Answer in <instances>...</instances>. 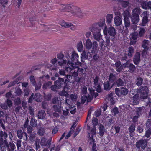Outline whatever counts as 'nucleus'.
Wrapping results in <instances>:
<instances>
[{
	"label": "nucleus",
	"instance_id": "nucleus-1",
	"mask_svg": "<svg viewBox=\"0 0 151 151\" xmlns=\"http://www.w3.org/2000/svg\"><path fill=\"white\" fill-rule=\"evenodd\" d=\"M104 25L105 27L103 30L104 34L105 35H108V34L109 36L114 37L116 34L115 29L112 26L107 28V26L105 25L104 18H101L97 23L93 24L92 27L90 28V30L93 35L94 39L100 43V45H103L104 44V41L101 37L100 34L101 29L103 28Z\"/></svg>",
	"mask_w": 151,
	"mask_h": 151
},
{
	"label": "nucleus",
	"instance_id": "nucleus-2",
	"mask_svg": "<svg viewBox=\"0 0 151 151\" xmlns=\"http://www.w3.org/2000/svg\"><path fill=\"white\" fill-rule=\"evenodd\" d=\"M78 54L74 51L72 52L70 56L68 52H66V58L68 65L65 68L66 71L70 72L78 67V65H81L82 63L78 61Z\"/></svg>",
	"mask_w": 151,
	"mask_h": 151
},
{
	"label": "nucleus",
	"instance_id": "nucleus-3",
	"mask_svg": "<svg viewBox=\"0 0 151 151\" xmlns=\"http://www.w3.org/2000/svg\"><path fill=\"white\" fill-rule=\"evenodd\" d=\"M62 10L63 11L67 12L66 15L69 17L73 15H76L81 17L82 13L80 9L71 4L62 5Z\"/></svg>",
	"mask_w": 151,
	"mask_h": 151
},
{
	"label": "nucleus",
	"instance_id": "nucleus-4",
	"mask_svg": "<svg viewBox=\"0 0 151 151\" xmlns=\"http://www.w3.org/2000/svg\"><path fill=\"white\" fill-rule=\"evenodd\" d=\"M58 80L55 81L54 82V84L57 86L58 88H60L63 87L64 90L63 91V93H68L67 91H68L70 89V82L67 79L64 78H58Z\"/></svg>",
	"mask_w": 151,
	"mask_h": 151
},
{
	"label": "nucleus",
	"instance_id": "nucleus-5",
	"mask_svg": "<svg viewBox=\"0 0 151 151\" xmlns=\"http://www.w3.org/2000/svg\"><path fill=\"white\" fill-rule=\"evenodd\" d=\"M8 134L5 132L0 131V147L1 151H6L9 147V143L7 141Z\"/></svg>",
	"mask_w": 151,
	"mask_h": 151
},
{
	"label": "nucleus",
	"instance_id": "nucleus-6",
	"mask_svg": "<svg viewBox=\"0 0 151 151\" xmlns=\"http://www.w3.org/2000/svg\"><path fill=\"white\" fill-rule=\"evenodd\" d=\"M141 12V9L138 7H136L132 10L130 18L133 24H137L139 21V15Z\"/></svg>",
	"mask_w": 151,
	"mask_h": 151
},
{
	"label": "nucleus",
	"instance_id": "nucleus-7",
	"mask_svg": "<svg viewBox=\"0 0 151 151\" xmlns=\"http://www.w3.org/2000/svg\"><path fill=\"white\" fill-rule=\"evenodd\" d=\"M84 44L87 49L89 50L92 48L93 50H96L98 45L96 41H94L93 44L89 39H87Z\"/></svg>",
	"mask_w": 151,
	"mask_h": 151
},
{
	"label": "nucleus",
	"instance_id": "nucleus-8",
	"mask_svg": "<svg viewBox=\"0 0 151 151\" xmlns=\"http://www.w3.org/2000/svg\"><path fill=\"white\" fill-rule=\"evenodd\" d=\"M139 92L140 97L141 98L145 99L147 98L149 93V89L147 86H141L139 88Z\"/></svg>",
	"mask_w": 151,
	"mask_h": 151
},
{
	"label": "nucleus",
	"instance_id": "nucleus-9",
	"mask_svg": "<svg viewBox=\"0 0 151 151\" xmlns=\"http://www.w3.org/2000/svg\"><path fill=\"white\" fill-rule=\"evenodd\" d=\"M115 91L116 94L119 96H121V95H126L128 93V89L124 87H122L120 89L116 88L115 89Z\"/></svg>",
	"mask_w": 151,
	"mask_h": 151
},
{
	"label": "nucleus",
	"instance_id": "nucleus-10",
	"mask_svg": "<svg viewBox=\"0 0 151 151\" xmlns=\"http://www.w3.org/2000/svg\"><path fill=\"white\" fill-rule=\"evenodd\" d=\"M147 144V141L145 139H140L137 142L136 147L139 149L140 148L144 150L146 147Z\"/></svg>",
	"mask_w": 151,
	"mask_h": 151
},
{
	"label": "nucleus",
	"instance_id": "nucleus-11",
	"mask_svg": "<svg viewBox=\"0 0 151 151\" xmlns=\"http://www.w3.org/2000/svg\"><path fill=\"white\" fill-rule=\"evenodd\" d=\"M114 93H111L108 94L106 97L105 101L106 103L113 105L115 103V101L114 98Z\"/></svg>",
	"mask_w": 151,
	"mask_h": 151
},
{
	"label": "nucleus",
	"instance_id": "nucleus-12",
	"mask_svg": "<svg viewBox=\"0 0 151 151\" xmlns=\"http://www.w3.org/2000/svg\"><path fill=\"white\" fill-rule=\"evenodd\" d=\"M112 72L110 73L109 76L108 81H110L111 83H114L115 84V81H116V76L118 73L114 71H112Z\"/></svg>",
	"mask_w": 151,
	"mask_h": 151
},
{
	"label": "nucleus",
	"instance_id": "nucleus-13",
	"mask_svg": "<svg viewBox=\"0 0 151 151\" xmlns=\"http://www.w3.org/2000/svg\"><path fill=\"white\" fill-rule=\"evenodd\" d=\"M144 16L142 19V21L141 25L143 26H145L148 22L149 20L148 19V14L147 12L145 11L143 12Z\"/></svg>",
	"mask_w": 151,
	"mask_h": 151
},
{
	"label": "nucleus",
	"instance_id": "nucleus-14",
	"mask_svg": "<svg viewBox=\"0 0 151 151\" xmlns=\"http://www.w3.org/2000/svg\"><path fill=\"white\" fill-rule=\"evenodd\" d=\"M115 85L114 83H111L109 81L104 82L103 84L104 89L106 91L110 90Z\"/></svg>",
	"mask_w": 151,
	"mask_h": 151
},
{
	"label": "nucleus",
	"instance_id": "nucleus-15",
	"mask_svg": "<svg viewBox=\"0 0 151 151\" xmlns=\"http://www.w3.org/2000/svg\"><path fill=\"white\" fill-rule=\"evenodd\" d=\"M141 54L139 52H136L133 59L134 63L136 65L138 64L140 61Z\"/></svg>",
	"mask_w": 151,
	"mask_h": 151
},
{
	"label": "nucleus",
	"instance_id": "nucleus-16",
	"mask_svg": "<svg viewBox=\"0 0 151 151\" xmlns=\"http://www.w3.org/2000/svg\"><path fill=\"white\" fill-rule=\"evenodd\" d=\"M76 68H77V71L79 76L81 78H83L86 75V70L83 68L79 67L78 65V67Z\"/></svg>",
	"mask_w": 151,
	"mask_h": 151
},
{
	"label": "nucleus",
	"instance_id": "nucleus-17",
	"mask_svg": "<svg viewBox=\"0 0 151 151\" xmlns=\"http://www.w3.org/2000/svg\"><path fill=\"white\" fill-rule=\"evenodd\" d=\"M117 2V4L120 5L122 7L126 8L127 7L129 4V2L128 1H124L122 0H113Z\"/></svg>",
	"mask_w": 151,
	"mask_h": 151
},
{
	"label": "nucleus",
	"instance_id": "nucleus-18",
	"mask_svg": "<svg viewBox=\"0 0 151 151\" xmlns=\"http://www.w3.org/2000/svg\"><path fill=\"white\" fill-rule=\"evenodd\" d=\"M142 111V109L141 107L138 108L136 112V115L133 116L132 118V121L134 122H136L137 121L139 116L141 114Z\"/></svg>",
	"mask_w": 151,
	"mask_h": 151
},
{
	"label": "nucleus",
	"instance_id": "nucleus-19",
	"mask_svg": "<svg viewBox=\"0 0 151 151\" xmlns=\"http://www.w3.org/2000/svg\"><path fill=\"white\" fill-rule=\"evenodd\" d=\"M57 57L58 58V59L63 60V64H66L67 63V60L66 58V53L65 54V56H64L63 54L59 53L58 54Z\"/></svg>",
	"mask_w": 151,
	"mask_h": 151
},
{
	"label": "nucleus",
	"instance_id": "nucleus-20",
	"mask_svg": "<svg viewBox=\"0 0 151 151\" xmlns=\"http://www.w3.org/2000/svg\"><path fill=\"white\" fill-rule=\"evenodd\" d=\"M17 134L18 137L20 139H22L23 136H25L26 139L27 138V134L25 132H23L21 129L18 130Z\"/></svg>",
	"mask_w": 151,
	"mask_h": 151
},
{
	"label": "nucleus",
	"instance_id": "nucleus-21",
	"mask_svg": "<svg viewBox=\"0 0 151 151\" xmlns=\"http://www.w3.org/2000/svg\"><path fill=\"white\" fill-rule=\"evenodd\" d=\"M132 100L134 104H138L139 100V95L137 93L134 95L132 98Z\"/></svg>",
	"mask_w": 151,
	"mask_h": 151
},
{
	"label": "nucleus",
	"instance_id": "nucleus-22",
	"mask_svg": "<svg viewBox=\"0 0 151 151\" xmlns=\"http://www.w3.org/2000/svg\"><path fill=\"white\" fill-rule=\"evenodd\" d=\"M52 109L53 111L55 112H57L59 114H61L62 112L61 107L59 105H54L52 106Z\"/></svg>",
	"mask_w": 151,
	"mask_h": 151
},
{
	"label": "nucleus",
	"instance_id": "nucleus-23",
	"mask_svg": "<svg viewBox=\"0 0 151 151\" xmlns=\"http://www.w3.org/2000/svg\"><path fill=\"white\" fill-rule=\"evenodd\" d=\"M46 114L45 111L43 110L39 111L37 114V116L38 119H42L45 117Z\"/></svg>",
	"mask_w": 151,
	"mask_h": 151
},
{
	"label": "nucleus",
	"instance_id": "nucleus-24",
	"mask_svg": "<svg viewBox=\"0 0 151 151\" xmlns=\"http://www.w3.org/2000/svg\"><path fill=\"white\" fill-rule=\"evenodd\" d=\"M38 96V94L36 93L35 94L34 96L33 97L34 93H32L28 99V102L29 103H32V102L34 99H35V101H38V100L37 99H36V97Z\"/></svg>",
	"mask_w": 151,
	"mask_h": 151
},
{
	"label": "nucleus",
	"instance_id": "nucleus-25",
	"mask_svg": "<svg viewBox=\"0 0 151 151\" xmlns=\"http://www.w3.org/2000/svg\"><path fill=\"white\" fill-rule=\"evenodd\" d=\"M138 37V33L137 32H134L132 33L131 35V38L134 40H135L133 42L132 41L130 42V43L131 45H133L136 42V40L137 38Z\"/></svg>",
	"mask_w": 151,
	"mask_h": 151
},
{
	"label": "nucleus",
	"instance_id": "nucleus-26",
	"mask_svg": "<svg viewBox=\"0 0 151 151\" xmlns=\"http://www.w3.org/2000/svg\"><path fill=\"white\" fill-rule=\"evenodd\" d=\"M123 16L124 19H129V17H131V14L129 10H126L124 11L122 14Z\"/></svg>",
	"mask_w": 151,
	"mask_h": 151
},
{
	"label": "nucleus",
	"instance_id": "nucleus-27",
	"mask_svg": "<svg viewBox=\"0 0 151 151\" xmlns=\"http://www.w3.org/2000/svg\"><path fill=\"white\" fill-rule=\"evenodd\" d=\"M115 85H116L117 87H119L123 85L124 82L122 79L119 78L116 80L115 82Z\"/></svg>",
	"mask_w": 151,
	"mask_h": 151
},
{
	"label": "nucleus",
	"instance_id": "nucleus-28",
	"mask_svg": "<svg viewBox=\"0 0 151 151\" xmlns=\"http://www.w3.org/2000/svg\"><path fill=\"white\" fill-rule=\"evenodd\" d=\"M113 18V14H108L106 17V22L108 24H110L111 23V21Z\"/></svg>",
	"mask_w": 151,
	"mask_h": 151
},
{
	"label": "nucleus",
	"instance_id": "nucleus-29",
	"mask_svg": "<svg viewBox=\"0 0 151 151\" xmlns=\"http://www.w3.org/2000/svg\"><path fill=\"white\" fill-rule=\"evenodd\" d=\"M114 21L116 26H120L122 24V20L119 17H115Z\"/></svg>",
	"mask_w": 151,
	"mask_h": 151
},
{
	"label": "nucleus",
	"instance_id": "nucleus-30",
	"mask_svg": "<svg viewBox=\"0 0 151 151\" xmlns=\"http://www.w3.org/2000/svg\"><path fill=\"white\" fill-rule=\"evenodd\" d=\"M142 7L143 8L145 9L148 8L151 10V1L143 3L142 5Z\"/></svg>",
	"mask_w": 151,
	"mask_h": 151
},
{
	"label": "nucleus",
	"instance_id": "nucleus-31",
	"mask_svg": "<svg viewBox=\"0 0 151 151\" xmlns=\"http://www.w3.org/2000/svg\"><path fill=\"white\" fill-rule=\"evenodd\" d=\"M9 147L8 149H6L8 150V151H14V150L16 148V146L15 144L12 142H9Z\"/></svg>",
	"mask_w": 151,
	"mask_h": 151
},
{
	"label": "nucleus",
	"instance_id": "nucleus-32",
	"mask_svg": "<svg viewBox=\"0 0 151 151\" xmlns=\"http://www.w3.org/2000/svg\"><path fill=\"white\" fill-rule=\"evenodd\" d=\"M96 129L95 127H93L91 129L90 133H88L89 137H90V134L91 135V136H93V137L94 136H96Z\"/></svg>",
	"mask_w": 151,
	"mask_h": 151
},
{
	"label": "nucleus",
	"instance_id": "nucleus-33",
	"mask_svg": "<svg viewBox=\"0 0 151 151\" xmlns=\"http://www.w3.org/2000/svg\"><path fill=\"white\" fill-rule=\"evenodd\" d=\"M105 127L104 126L101 125L100 126L99 129V135L101 137H103L104 134Z\"/></svg>",
	"mask_w": 151,
	"mask_h": 151
},
{
	"label": "nucleus",
	"instance_id": "nucleus-34",
	"mask_svg": "<svg viewBox=\"0 0 151 151\" xmlns=\"http://www.w3.org/2000/svg\"><path fill=\"white\" fill-rule=\"evenodd\" d=\"M124 24L126 29H128V28L131 25V23L129 20V19H124Z\"/></svg>",
	"mask_w": 151,
	"mask_h": 151
},
{
	"label": "nucleus",
	"instance_id": "nucleus-35",
	"mask_svg": "<svg viewBox=\"0 0 151 151\" xmlns=\"http://www.w3.org/2000/svg\"><path fill=\"white\" fill-rule=\"evenodd\" d=\"M143 80V79L140 77L137 78L135 81L136 85L138 86H141L142 84Z\"/></svg>",
	"mask_w": 151,
	"mask_h": 151
},
{
	"label": "nucleus",
	"instance_id": "nucleus-36",
	"mask_svg": "<svg viewBox=\"0 0 151 151\" xmlns=\"http://www.w3.org/2000/svg\"><path fill=\"white\" fill-rule=\"evenodd\" d=\"M128 49V52L127 55L129 57H131L134 52V50L132 46H130L129 47Z\"/></svg>",
	"mask_w": 151,
	"mask_h": 151
},
{
	"label": "nucleus",
	"instance_id": "nucleus-37",
	"mask_svg": "<svg viewBox=\"0 0 151 151\" xmlns=\"http://www.w3.org/2000/svg\"><path fill=\"white\" fill-rule=\"evenodd\" d=\"M52 84V83L51 81H48L45 83L42 86V88L44 90L46 89Z\"/></svg>",
	"mask_w": 151,
	"mask_h": 151
},
{
	"label": "nucleus",
	"instance_id": "nucleus-38",
	"mask_svg": "<svg viewBox=\"0 0 151 151\" xmlns=\"http://www.w3.org/2000/svg\"><path fill=\"white\" fill-rule=\"evenodd\" d=\"M60 24L62 26L65 28H69V25L70 24V23L65 22L64 20L61 22Z\"/></svg>",
	"mask_w": 151,
	"mask_h": 151
},
{
	"label": "nucleus",
	"instance_id": "nucleus-39",
	"mask_svg": "<svg viewBox=\"0 0 151 151\" xmlns=\"http://www.w3.org/2000/svg\"><path fill=\"white\" fill-rule=\"evenodd\" d=\"M30 124L33 127H36L37 124V121L34 118H32L30 121Z\"/></svg>",
	"mask_w": 151,
	"mask_h": 151
},
{
	"label": "nucleus",
	"instance_id": "nucleus-40",
	"mask_svg": "<svg viewBox=\"0 0 151 151\" xmlns=\"http://www.w3.org/2000/svg\"><path fill=\"white\" fill-rule=\"evenodd\" d=\"M40 144L42 146H47L48 144L47 139L44 137H42V138Z\"/></svg>",
	"mask_w": 151,
	"mask_h": 151
},
{
	"label": "nucleus",
	"instance_id": "nucleus-41",
	"mask_svg": "<svg viewBox=\"0 0 151 151\" xmlns=\"http://www.w3.org/2000/svg\"><path fill=\"white\" fill-rule=\"evenodd\" d=\"M135 125L134 124H132L129 128V132L131 133L134 132L135 130Z\"/></svg>",
	"mask_w": 151,
	"mask_h": 151
},
{
	"label": "nucleus",
	"instance_id": "nucleus-42",
	"mask_svg": "<svg viewBox=\"0 0 151 151\" xmlns=\"http://www.w3.org/2000/svg\"><path fill=\"white\" fill-rule=\"evenodd\" d=\"M77 47L78 50L79 52H80L82 51L83 50V45L81 41L79 42L77 44Z\"/></svg>",
	"mask_w": 151,
	"mask_h": 151
},
{
	"label": "nucleus",
	"instance_id": "nucleus-43",
	"mask_svg": "<svg viewBox=\"0 0 151 151\" xmlns=\"http://www.w3.org/2000/svg\"><path fill=\"white\" fill-rule=\"evenodd\" d=\"M70 112L72 114H74L76 111V108L75 106H71L69 107Z\"/></svg>",
	"mask_w": 151,
	"mask_h": 151
},
{
	"label": "nucleus",
	"instance_id": "nucleus-44",
	"mask_svg": "<svg viewBox=\"0 0 151 151\" xmlns=\"http://www.w3.org/2000/svg\"><path fill=\"white\" fill-rule=\"evenodd\" d=\"M145 32V30L144 28H140L139 33V35L140 37H143Z\"/></svg>",
	"mask_w": 151,
	"mask_h": 151
},
{
	"label": "nucleus",
	"instance_id": "nucleus-45",
	"mask_svg": "<svg viewBox=\"0 0 151 151\" xmlns=\"http://www.w3.org/2000/svg\"><path fill=\"white\" fill-rule=\"evenodd\" d=\"M148 41L147 40H144L143 42L142 45V47L144 49H148V47L147 45H148Z\"/></svg>",
	"mask_w": 151,
	"mask_h": 151
},
{
	"label": "nucleus",
	"instance_id": "nucleus-46",
	"mask_svg": "<svg viewBox=\"0 0 151 151\" xmlns=\"http://www.w3.org/2000/svg\"><path fill=\"white\" fill-rule=\"evenodd\" d=\"M8 2V0H0V4L1 5V7L4 9L6 5L7 4Z\"/></svg>",
	"mask_w": 151,
	"mask_h": 151
},
{
	"label": "nucleus",
	"instance_id": "nucleus-47",
	"mask_svg": "<svg viewBox=\"0 0 151 151\" xmlns=\"http://www.w3.org/2000/svg\"><path fill=\"white\" fill-rule=\"evenodd\" d=\"M29 140L31 142H33L35 140L36 135L34 134H29Z\"/></svg>",
	"mask_w": 151,
	"mask_h": 151
},
{
	"label": "nucleus",
	"instance_id": "nucleus-48",
	"mask_svg": "<svg viewBox=\"0 0 151 151\" xmlns=\"http://www.w3.org/2000/svg\"><path fill=\"white\" fill-rule=\"evenodd\" d=\"M129 67V70L130 72H134L136 68L135 66L132 63H130Z\"/></svg>",
	"mask_w": 151,
	"mask_h": 151
},
{
	"label": "nucleus",
	"instance_id": "nucleus-49",
	"mask_svg": "<svg viewBox=\"0 0 151 151\" xmlns=\"http://www.w3.org/2000/svg\"><path fill=\"white\" fill-rule=\"evenodd\" d=\"M15 93L17 95L20 96L22 93V90L19 87L16 88Z\"/></svg>",
	"mask_w": 151,
	"mask_h": 151
},
{
	"label": "nucleus",
	"instance_id": "nucleus-50",
	"mask_svg": "<svg viewBox=\"0 0 151 151\" xmlns=\"http://www.w3.org/2000/svg\"><path fill=\"white\" fill-rule=\"evenodd\" d=\"M45 129L43 128H40L38 130V133L39 135L42 136L45 133Z\"/></svg>",
	"mask_w": 151,
	"mask_h": 151
},
{
	"label": "nucleus",
	"instance_id": "nucleus-51",
	"mask_svg": "<svg viewBox=\"0 0 151 151\" xmlns=\"http://www.w3.org/2000/svg\"><path fill=\"white\" fill-rule=\"evenodd\" d=\"M30 79L32 84L33 85H35L36 84V81L34 76L32 75L30 76Z\"/></svg>",
	"mask_w": 151,
	"mask_h": 151
},
{
	"label": "nucleus",
	"instance_id": "nucleus-52",
	"mask_svg": "<svg viewBox=\"0 0 151 151\" xmlns=\"http://www.w3.org/2000/svg\"><path fill=\"white\" fill-rule=\"evenodd\" d=\"M151 135V129L149 128L146 131L145 136L147 138H149Z\"/></svg>",
	"mask_w": 151,
	"mask_h": 151
},
{
	"label": "nucleus",
	"instance_id": "nucleus-53",
	"mask_svg": "<svg viewBox=\"0 0 151 151\" xmlns=\"http://www.w3.org/2000/svg\"><path fill=\"white\" fill-rule=\"evenodd\" d=\"M40 140L39 139H37L35 141V148L36 150H38L40 147L39 144Z\"/></svg>",
	"mask_w": 151,
	"mask_h": 151
},
{
	"label": "nucleus",
	"instance_id": "nucleus-54",
	"mask_svg": "<svg viewBox=\"0 0 151 151\" xmlns=\"http://www.w3.org/2000/svg\"><path fill=\"white\" fill-rule=\"evenodd\" d=\"M92 123L94 127L97 125L98 124V119L96 118H93L92 120Z\"/></svg>",
	"mask_w": 151,
	"mask_h": 151
},
{
	"label": "nucleus",
	"instance_id": "nucleus-55",
	"mask_svg": "<svg viewBox=\"0 0 151 151\" xmlns=\"http://www.w3.org/2000/svg\"><path fill=\"white\" fill-rule=\"evenodd\" d=\"M35 90H38L40 89L42 86V84L41 82H39L37 84H35Z\"/></svg>",
	"mask_w": 151,
	"mask_h": 151
},
{
	"label": "nucleus",
	"instance_id": "nucleus-56",
	"mask_svg": "<svg viewBox=\"0 0 151 151\" xmlns=\"http://www.w3.org/2000/svg\"><path fill=\"white\" fill-rule=\"evenodd\" d=\"M33 131V128L32 127L29 126L27 128V132L28 134L32 133Z\"/></svg>",
	"mask_w": 151,
	"mask_h": 151
},
{
	"label": "nucleus",
	"instance_id": "nucleus-57",
	"mask_svg": "<svg viewBox=\"0 0 151 151\" xmlns=\"http://www.w3.org/2000/svg\"><path fill=\"white\" fill-rule=\"evenodd\" d=\"M112 112L113 113L112 114H113L114 115H115L118 114L119 111L118 108L116 107L113 108L112 111Z\"/></svg>",
	"mask_w": 151,
	"mask_h": 151
},
{
	"label": "nucleus",
	"instance_id": "nucleus-58",
	"mask_svg": "<svg viewBox=\"0 0 151 151\" xmlns=\"http://www.w3.org/2000/svg\"><path fill=\"white\" fill-rule=\"evenodd\" d=\"M147 49H144L141 53L142 56L143 58L145 57L147 54Z\"/></svg>",
	"mask_w": 151,
	"mask_h": 151
},
{
	"label": "nucleus",
	"instance_id": "nucleus-59",
	"mask_svg": "<svg viewBox=\"0 0 151 151\" xmlns=\"http://www.w3.org/2000/svg\"><path fill=\"white\" fill-rule=\"evenodd\" d=\"M24 96H27L29 94L30 90L29 88H26L24 90Z\"/></svg>",
	"mask_w": 151,
	"mask_h": 151
},
{
	"label": "nucleus",
	"instance_id": "nucleus-60",
	"mask_svg": "<svg viewBox=\"0 0 151 151\" xmlns=\"http://www.w3.org/2000/svg\"><path fill=\"white\" fill-rule=\"evenodd\" d=\"M105 38L106 39V45H109L110 43V37L108 35H105Z\"/></svg>",
	"mask_w": 151,
	"mask_h": 151
},
{
	"label": "nucleus",
	"instance_id": "nucleus-61",
	"mask_svg": "<svg viewBox=\"0 0 151 151\" xmlns=\"http://www.w3.org/2000/svg\"><path fill=\"white\" fill-rule=\"evenodd\" d=\"M17 149L18 150L21 146V140L20 139L18 140L16 143Z\"/></svg>",
	"mask_w": 151,
	"mask_h": 151
},
{
	"label": "nucleus",
	"instance_id": "nucleus-62",
	"mask_svg": "<svg viewBox=\"0 0 151 151\" xmlns=\"http://www.w3.org/2000/svg\"><path fill=\"white\" fill-rule=\"evenodd\" d=\"M89 140L90 141L89 142V144L90 145L92 143H95V139L93 138V137L92 136L89 137Z\"/></svg>",
	"mask_w": 151,
	"mask_h": 151
},
{
	"label": "nucleus",
	"instance_id": "nucleus-63",
	"mask_svg": "<svg viewBox=\"0 0 151 151\" xmlns=\"http://www.w3.org/2000/svg\"><path fill=\"white\" fill-rule=\"evenodd\" d=\"M52 95L51 94L49 93L45 96V99L47 101H49L51 99Z\"/></svg>",
	"mask_w": 151,
	"mask_h": 151
},
{
	"label": "nucleus",
	"instance_id": "nucleus-64",
	"mask_svg": "<svg viewBox=\"0 0 151 151\" xmlns=\"http://www.w3.org/2000/svg\"><path fill=\"white\" fill-rule=\"evenodd\" d=\"M65 73V71L64 70H60L59 71V73L60 75L66 76L67 79H68V75H66Z\"/></svg>",
	"mask_w": 151,
	"mask_h": 151
}]
</instances>
